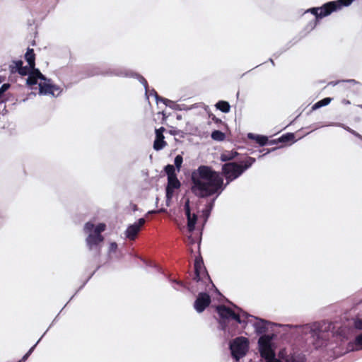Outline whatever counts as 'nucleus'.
<instances>
[{
	"label": "nucleus",
	"instance_id": "22",
	"mask_svg": "<svg viewBox=\"0 0 362 362\" xmlns=\"http://www.w3.org/2000/svg\"><path fill=\"white\" fill-rule=\"evenodd\" d=\"M238 155L236 151H225L221 154L220 159L223 162H226L234 159Z\"/></svg>",
	"mask_w": 362,
	"mask_h": 362
},
{
	"label": "nucleus",
	"instance_id": "25",
	"mask_svg": "<svg viewBox=\"0 0 362 362\" xmlns=\"http://www.w3.org/2000/svg\"><path fill=\"white\" fill-rule=\"evenodd\" d=\"M211 138L215 141H223L225 139V134L219 130H214L211 133Z\"/></svg>",
	"mask_w": 362,
	"mask_h": 362
},
{
	"label": "nucleus",
	"instance_id": "7",
	"mask_svg": "<svg viewBox=\"0 0 362 362\" xmlns=\"http://www.w3.org/2000/svg\"><path fill=\"white\" fill-rule=\"evenodd\" d=\"M248 339L243 337L235 338L230 345L231 354L233 358L239 360L245 356L248 350Z\"/></svg>",
	"mask_w": 362,
	"mask_h": 362
},
{
	"label": "nucleus",
	"instance_id": "32",
	"mask_svg": "<svg viewBox=\"0 0 362 362\" xmlns=\"http://www.w3.org/2000/svg\"><path fill=\"white\" fill-rule=\"evenodd\" d=\"M354 326L358 329H362V318H357L355 320Z\"/></svg>",
	"mask_w": 362,
	"mask_h": 362
},
{
	"label": "nucleus",
	"instance_id": "1",
	"mask_svg": "<svg viewBox=\"0 0 362 362\" xmlns=\"http://www.w3.org/2000/svg\"><path fill=\"white\" fill-rule=\"evenodd\" d=\"M221 174L211 166L202 165L191 173V192L199 198H206L225 189Z\"/></svg>",
	"mask_w": 362,
	"mask_h": 362
},
{
	"label": "nucleus",
	"instance_id": "20",
	"mask_svg": "<svg viewBox=\"0 0 362 362\" xmlns=\"http://www.w3.org/2000/svg\"><path fill=\"white\" fill-rule=\"evenodd\" d=\"M25 59L28 62L30 69L35 68V54L33 49L28 48L25 54Z\"/></svg>",
	"mask_w": 362,
	"mask_h": 362
},
{
	"label": "nucleus",
	"instance_id": "10",
	"mask_svg": "<svg viewBox=\"0 0 362 362\" xmlns=\"http://www.w3.org/2000/svg\"><path fill=\"white\" fill-rule=\"evenodd\" d=\"M210 296L205 292H201L198 294L194 303V308L197 313H202L211 303Z\"/></svg>",
	"mask_w": 362,
	"mask_h": 362
},
{
	"label": "nucleus",
	"instance_id": "48",
	"mask_svg": "<svg viewBox=\"0 0 362 362\" xmlns=\"http://www.w3.org/2000/svg\"><path fill=\"white\" fill-rule=\"evenodd\" d=\"M361 107H362V105H361Z\"/></svg>",
	"mask_w": 362,
	"mask_h": 362
},
{
	"label": "nucleus",
	"instance_id": "14",
	"mask_svg": "<svg viewBox=\"0 0 362 362\" xmlns=\"http://www.w3.org/2000/svg\"><path fill=\"white\" fill-rule=\"evenodd\" d=\"M47 81V78L40 71L37 69H30L27 78V84L29 86H34L37 83V80Z\"/></svg>",
	"mask_w": 362,
	"mask_h": 362
},
{
	"label": "nucleus",
	"instance_id": "19",
	"mask_svg": "<svg viewBox=\"0 0 362 362\" xmlns=\"http://www.w3.org/2000/svg\"><path fill=\"white\" fill-rule=\"evenodd\" d=\"M293 141H294V134L288 133V134L282 135L277 140H273L272 141V143H275V144L282 143L283 144H281L280 146V147H282L284 146V144H286L289 143V144L291 145L293 144Z\"/></svg>",
	"mask_w": 362,
	"mask_h": 362
},
{
	"label": "nucleus",
	"instance_id": "41",
	"mask_svg": "<svg viewBox=\"0 0 362 362\" xmlns=\"http://www.w3.org/2000/svg\"><path fill=\"white\" fill-rule=\"evenodd\" d=\"M344 129H345L346 131L349 132L350 133H351V131L353 130V129H351V128H349V127H344Z\"/></svg>",
	"mask_w": 362,
	"mask_h": 362
},
{
	"label": "nucleus",
	"instance_id": "6",
	"mask_svg": "<svg viewBox=\"0 0 362 362\" xmlns=\"http://www.w3.org/2000/svg\"><path fill=\"white\" fill-rule=\"evenodd\" d=\"M216 310L220 317L219 323L222 326V329L223 330H226L227 327L226 322L229 319L234 320L239 324L242 323L240 315L225 305H219L216 306Z\"/></svg>",
	"mask_w": 362,
	"mask_h": 362
},
{
	"label": "nucleus",
	"instance_id": "35",
	"mask_svg": "<svg viewBox=\"0 0 362 362\" xmlns=\"http://www.w3.org/2000/svg\"><path fill=\"white\" fill-rule=\"evenodd\" d=\"M296 362H306V359L304 356L298 355L296 357Z\"/></svg>",
	"mask_w": 362,
	"mask_h": 362
},
{
	"label": "nucleus",
	"instance_id": "23",
	"mask_svg": "<svg viewBox=\"0 0 362 362\" xmlns=\"http://www.w3.org/2000/svg\"><path fill=\"white\" fill-rule=\"evenodd\" d=\"M216 107L222 112L228 113L230 112V106L227 101L220 100L216 104Z\"/></svg>",
	"mask_w": 362,
	"mask_h": 362
},
{
	"label": "nucleus",
	"instance_id": "42",
	"mask_svg": "<svg viewBox=\"0 0 362 362\" xmlns=\"http://www.w3.org/2000/svg\"><path fill=\"white\" fill-rule=\"evenodd\" d=\"M4 102H5V100L3 99V98L1 96H0V104L2 103H4Z\"/></svg>",
	"mask_w": 362,
	"mask_h": 362
},
{
	"label": "nucleus",
	"instance_id": "9",
	"mask_svg": "<svg viewBox=\"0 0 362 362\" xmlns=\"http://www.w3.org/2000/svg\"><path fill=\"white\" fill-rule=\"evenodd\" d=\"M39 90L41 94H50L54 96L59 95L62 92V89L59 86L52 84L51 80L47 78V81H43V82L39 83Z\"/></svg>",
	"mask_w": 362,
	"mask_h": 362
},
{
	"label": "nucleus",
	"instance_id": "28",
	"mask_svg": "<svg viewBox=\"0 0 362 362\" xmlns=\"http://www.w3.org/2000/svg\"><path fill=\"white\" fill-rule=\"evenodd\" d=\"M183 158L182 156L177 155L175 156L174 163L178 171L180 170Z\"/></svg>",
	"mask_w": 362,
	"mask_h": 362
},
{
	"label": "nucleus",
	"instance_id": "47",
	"mask_svg": "<svg viewBox=\"0 0 362 362\" xmlns=\"http://www.w3.org/2000/svg\"><path fill=\"white\" fill-rule=\"evenodd\" d=\"M18 362H23L21 359L20 361H18Z\"/></svg>",
	"mask_w": 362,
	"mask_h": 362
},
{
	"label": "nucleus",
	"instance_id": "5",
	"mask_svg": "<svg viewBox=\"0 0 362 362\" xmlns=\"http://www.w3.org/2000/svg\"><path fill=\"white\" fill-rule=\"evenodd\" d=\"M354 0H338L337 1H330L319 8H313L310 10L315 16V21L318 18H322L329 15L332 11L341 8L342 6H349Z\"/></svg>",
	"mask_w": 362,
	"mask_h": 362
},
{
	"label": "nucleus",
	"instance_id": "15",
	"mask_svg": "<svg viewBox=\"0 0 362 362\" xmlns=\"http://www.w3.org/2000/svg\"><path fill=\"white\" fill-rule=\"evenodd\" d=\"M185 214L187 218V228L189 232H192L195 228V224L197 223V216L196 214L192 216L189 201L185 204Z\"/></svg>",
	"mask_w": 362,
	"mask_h": 362
},
{
	"label": "nucleus",
	"instance_id": "36",
	"mask_svg": "<svg viewBox=\"0 0 362 362\" xmlns=\"http://www.w3.org/2000/svg\"><path fill=\"white\" fill-rule=\"evenodd\" d=\"M156 100H157V101L160 100V101L163 102L165 105H167V103L169 101V100H168L166 98H160L158 95L156 96Z\"/></svg>",
	"mask_w": 362,
	"mask_h": 362
},
{
	"label": "nucleus",
	"instance_id": "37",
	"mask_svg": "<svg viewBox=\"0 0 362 362\" xmlns=\"http://www.w3.org/2000/svg\"><path fill=\"white\" fill-rule=\"evenodd\" d=\"M351 134H352L355 136L359 138L360 139H362V136L361 134H359L358 133H357L356 131L352 130Z\"/></svg>",
	"mask_w": 362,
	"mask_h": 362
},
{
	"label": "nucleus",
	"instance_id": "38",
	"mask_svg": "<svg viewBox=\"0 0 362 362\" xmlns=\"http://www.w3.org/2000/svg\"><path fill=\"white\" fill-rule=\"evenodd\" d=\"M267 362H282V361H281L279 359H277L275 357H274L273 358L268 360Z\"/></svg>",
	"mask_w": 362,
	"mask_h": 362
},
{
	"label": "nucleus",
	"instance_id": "3",
	"mask_svg": "<svg viewBox=\"0 0 362 362\" xmlns=\"http://www.w3.org/2000/svg\"><path fill=\"white\" fill-rule=\"evenodd\" d=\"M106 229V225L100 223L95 226L94 223L89 221L84 225L83 230L88 235L86 239V244L89 250L95 249L99 254L101 249V243L104 241V237L101 233Z\"/></svg>",
	"mask_w": 362,
	"mask_h": 362
},
{
	"label": "nucleus",
	"instance_id": "40",
	"mask_svg": "<svg viewBox=\"0 0 362 362\" xmlns=\"http://www.w3.org/2000/svg\"><path fill=\"white\" fill-rule=\"evenodd\" d=\"M342 103L345 105H349L350 104V102L349 100H344L342 101Z\"/></svg>",
	"mask_w": 362,
	"mask_h": 362
},
{
	"label": "nucleus",
	"instance_id": "12",
	"mask_svg": "<svg viewBox=\"0 0 362 362\" xmlns=\"http://www.w3.org/2000/svg\"><path fill=\"white\" fill-rule=\"evenodd\" d=\"M165 130V128L163 127L155 129L156 138L153 142V148L156 151H160L168 145L163 135Z\"/></svg>",
	"mask_w": 362,
	"mask_h": 362
},
{
	"label": "nucleus",
	"instance_id": "2",
	"mask_svg": "<svg viewBox=\"0 0 362 362\" xmlns=\"http://www.w3.org/2000/svg\"><path fill=\"white\" fill-rule=\"evenodd\" d=\"M331 324L326 322H315L302 326L296 325V335L300 336L302 339L308 340L318 349L326 344L329 337Z\"/></svg>",
	"mask_w": 362,
	"mask_h": 362
},
{
	"label": "nucleus",
	"instance_id": "11",
	"mask_svg": "<svg viewBox=\"0 0 362 362\" xmlns=\"http://www.w3.org/2000/svg\"><path fill=\"white\" fill-rule=\"evenodd\" d=\"M145 223V218H141L137 223L129 226L125 231L126 238L129 240H134Z\"/></svg>",
	"mask_w": 362,
	"mask_h": 362
},
{
	"label": "nucleus",
	"instance_id": "13",
	"mask_svg": "<svg viewBox=\"0 0 362 362\" xmlns=\"http://www.w3.org/2000/svg\"><path fill=\"white\" fill-rule=\"evenodd\" d=\"M206 276L209 277L206 270L204 266L202 259L196 258L194 261V276L193 277V280L199 282L202 281L204 277Z\"/></svg>",
	"mask_w": 362,
	"mask_h": 362
},
{
	"label": "nucleus",
	"instance_id": "45",
	"mask_svg": "<svg viewBox=\"0 0 362 362\" xmlns=\"http://www.w3.org/2000/svg\"><path fill=\"white\" fill-rule=\"evenodd\" d=\"M214 202V200L212 201V202L210 204V207H212V206H213Z\"/></svg>",
	"mask_w": 362,
	"mask_h": 362
},
{
	"label": "nucleus",
	"instance_id": "18",
	"mask_svg": "<svg viewBox=\"0 0 362 362\" xmlns=\"http://www.w3.org/2000/svg\"><path fill=\"white\" fill-rule=\"evenodd\" d=\"M349 351H358L362 349V333L356 336L353 341H350L348 344Z\"/></svg>",
	"mask_w": 362,
	"mask_h": 362
},
{
	"label": "nucleus",
	"instance_id": "44",
	"mask_svg": "<svg viewBox=\"0 0 362 362\" xmlns=\"http://www.w3.org/2000/svg\"><path fill=\"white\" fill-rule=\"evenodd\" d=\"M170 134L171 135H175V132L174 131H173V130H170Z\"/></svg>",
	"mask_w": 362,
	"mask_h": 362
},
{
	"label": "nucleus",
	"instance_id": "34",
	"mask_svg": "<svg viewBox=\"0 0 362 362\" xmlns=\"http://www.w3.org/2000/svg\"><path fill=\"white\" fill-rule=\"evenodd\" d=\"M139 79L140 82L144 86V87L146 88H148L147 81L142 76H140V75H139Z\"/></svg>",
	"mask_w": 362,
	"mask_h": 362
},
{
	"label": "nucleus",
	"instance_id": "30",
	"mask_svg": "<svg viewBox=\"0 0 362 362\" xmlns=\"http://www.w3.org/2000/svg\"><path fill=\"white\" fill-rule=\"evenodd\" d=\"M10 85L8 83H4L0 88V96L3 98L4 93L8 89Z\"/></svg>",
	"mask_w": 362,
	"mask_h": 362
},
{
	"label": "nucleus",
	"instance_id": "29",
	"mask_svg": "<svg viewBox=\"0 0 362 362\" xmlns=\"http://www.w3.org/2000/svg\"><path fill=\"white\" fill-rule=\"evenodd\" d=\"M30 72V66L28 67V66H22L21 68H20V70L18 71V74L21 76H26V75H28Z\"/></svg>",
	"mask_w": 362,
	"mask_h": 362
},
{
	"label": "nucleus",
	"instance_id": "17",
	"mask_svg": "<svg viewBox=\"0 0 362 362\" xmlns=\"http://www.w3.org/2000/svg\"><path fill=\"white\" fill-rule=\"evenodd\" d=\"M267 324V321L256 318V322L253 324L256 333L258 334L265 333L268 330Z\"/></svg>",
	"mask_w": 362,
	"mask_h": 362
},
{
	"label": "nucleus",
	"instance_id": "26",
	"mask_svg": "<svg viewBox=\"0 0 362 362\" xmlns=\"http://www.w3.org/2000/svg\"><path fill=\"white\" fill-rule=\"evenodd\" d=\"M330 102H331V98H325L318 101L317 103H316L313 106V109L315 110V109L320 108L321 107L327 105Z\"/></svg>",
	"mask_w": 362,
	"mask_h": 362
},
{
	"label": "nucleus",
	"instance_id": "33",
	"mask_svg": "<svg viewBox=\"0 0 362 362\" xmlns=\"http://www.w3.org/2000/svg\"><path fill=\"white\" fill-rule=\"evenodd\" d=\"M35 347V345H34L33 347H31L30 349V350L23 356V358H21V360L25 362L28 358L29 357V356L31 354V353L33 351Z\"/></svg>",
	"mask_w": 362,
	"mask_h": 362
},
{
	"label": "nucleus",
	"instance_id": "46",
	"mask_svg": "<svg viewBox=\"0 0 362 362\" xmlns=\"http://www.w3.org/2000/svg\"><path fill=\"white\" fill-rule=\"evenodd\" d=\"M112 245H115V247H117V244L116 243H112Z\"/></svg>",
	"mask_w": 362,
	"mask_h": 362
},
{
	"label": "nucleus",
	"instance_id": "16",
	"mask_svg": "<svg viewBox=\"0 0 362 362\" xmlns=\"http://www.w3.org/2000/svg\"><path fill=\"white\" fill-rule=\"evenodd\" d=\"M180 187V182L178 180L177 176L168 177V185L166 187V197L170 198L175 189H178Z\"/></svg>",
	"mask_w": 362,
	"mask_h": 362
},
{
	"label": "nucleus",
	"instance_id": "8",
	"mask_svg": "<svg viewBox=\"0 0 362 362\" xmlns=\"http://www.w3.org/2000/svg\"><path fill=\"white\" fill-rule=\"evenodd\" d=\"M272 337L267 334L262 335L258 340L260 356L267 361L275 357L274 351L272 349Z\"/></svg>",
	"mask_w": 362,
	"mask_h": 362
},
{
	"label": "nucleus",
	"instance_id": "27",
	"mask_svg": "<svg viewBox=\"0 0 362 362\" xmlns=\"http://www.w3.org/2000/svg\"><path fill=\"white\" fill-rule=\"evenodd\" d=\"M165 172L166 173L168 177H172L177 176L175 173V168L173 165H167L165 167Z\"/></svg>",
	"mask_w": 362,
	"mask_h": 362
},
{
	"label": "nucleus",
	"instance_id": "39",
	"mask_svg": "<svg viewBox=\"0 0 362 362\" xmlns=\"http://www.w3.org/2000/svg\"><path fill=\"white\" fill-rule=\"evenodd\" d=\"M7 110H6V106L4 105V109H3V115H6L7 113Z\"/></svg>",
	"mask_w": 362,
	"mask_h": 362
},
{
	"label": "nucleus",
	"instance_id": "4",
	"mask_svg": "<svg viewBox=\"0 0 362 362\" xmlns=\"http://www.w3.org/2000/svg\"><path fill=\"white\" fill-rule=\"evenodd\" d=\"M255 160L252 157H247L240 163L230 162L223 165L222 173L227 180V183L238 178L245 170L250 168Z\"/></svg>",
	"mask_w": 362,
	"mask_h": 362
},
{
	"label": "nucleus",
	"instance_id": "24",
	"mask_svg": "<svg viewBox=\"0 0 362 362\" xmlns=\"http://www.w3.org/2000/svg\"><path fill=\"white\" fill-rule=\"evenodd\" d=\"M23 66L21 60L13 61L12 64L10 65V71L12 74L18 73L20 68Z\"/></svg>",
	"mask_w": 362,
	"mask_h": 362
},
{
	"label": "nucleus",
	"instance_id": "43",
	"mask_svg": "<svg viewBox=\"0 0 362 362\" xmlns=\"http://www.w3.org/2000/svg\"><path fill=\"white\" fill-rule=\"evenodd\" d=\"M289 362H294V358H293V356L292 355L291 356V359H290Z\"/></svg>",
	"mask_w": 362,
	"mask_h": 362
},
{
	"label": "nucleus",
	"instance_id": "31",
	"mask_svg": "<svg viewBox=\"0 0 362 362\" xmlns=\"http://www.w3.org/2000/svg\"><path fill=\"white\" fill-rule=\"evenodd\" d=\"M340 82H347V83H351V84H356L357 83V81H355L354 79H349V80H346V81H335V82H332L331 84L332 86H336L338 83H339Z\"/></svg>",
	"mask_w": 362,
	"mask_h": 362
},
{
	"label": "nucleus",
	"instance_id": "21",
	"mask_svg": "<svg viewBox=\"0 0 362 362\" xmlns=\"http://www.w3.org/2000/svg\"><path fill=\"white\" fill-rule=\"evenodd\" d=\"M247 137L250 139L255 140L260 146H264L268 142V138L265 136L255 135L252 133H249Z\"/></svg>",
	"mask_w": 362,
	"mask_h": 362
}]
</instances>
